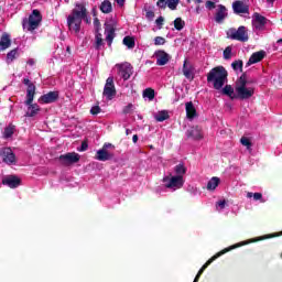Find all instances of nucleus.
<instances>
[{"label":"nucleus","mask_w":282,"mask_h":282,"mask_svg":"<svg viewBox=\"0 0 282 282\" xmlns=\"http://www.w3.org/2000/svg\"><path fill=\"white\" fill-rule=\"evenodd\" d=\"M282 231L280 234H269L261 237H258L256 239L249 240V241H242L236 245L230 246L229 248H225L215 256H213L198 271L193 282H199V279L202 278V274H204V271L213 261H216V259H219L223 254H226V252H230V250H235L237 248H241V246H248V243H257V241H264V239H274V237H281Z\"/></svg>","instance_id":"nucleus-1"},{"label":"nucleus","mask_w":282,"mask_h":282,"mask_svg":"<svg viewBox=\"0 0 282 282\" xmlns=\"http://www.w3.org/2000/svg\"><path fill=\"white\" fill-rule=\"evenodd\" d=\"M84 20L89 23V20H87V7L85 6V2L76 3L75 8L72 10V13L67 17V25L69 31L78 34Z\"/></svg>","instance_id":"nucleus-2"},{"label":"nucleus","mask_w":282,"mask_h":282,"mask_svg":"<svg viewBox=\"0 0 282 282\" xmlns=\"http://www.w3.org/2000/svg\"><path fill=\"white\" fill-rule=\"evenodd\" d=\"M248 85H257V79H248V74L242 73L235 84L236 98L250 100L254 96V87Z\"/></svg>","instance_id":"nucleus-3"},{"label":"nucleus","mask_w":282,"mask_h":282,"mask_svg":"<svg viewBox=\"0 0 282 282\" xmlns=\"http://www.w3.org/2000/svg\"><path fill=\"white\" fill-rule=\"evenodd\" d=\"M22 83L26 86V100L24 105H26L28 111L25 116L26 118H34V116H37L39 111H41L39 104H32L34 102V96H36V85L28 77L23 78Z\"/></svg>","instance_id":"nucleus-4"},{"label":"nucleus","mask_w":282,"mask_h":282,"mask_svg":"<svg viewBox=\"0 0 282 282\" xmlns=\"http://www.w3.org/2000/svg\"><path fill=\"white\" fill-rule=\"evenodd\" d=\"M228 82V70L224 66H216L207 74V83H213L214 89L219 91Z\"/></svg>","instance_id":"nucleus-5"},{"label":"nucleus","mask_w":282,"mask_h":282,"mask_svg":"<svg viewBox=\"0 0 282 282\" xmlns=\"http://www.w3.org/2000/svg\"><path fill=\"white\" fill-rule=\"evenodd\" d=\"M42 21H43V15H41V11L35 9L32 11V14L29 17V19H24L22 21L23 30H28L29 32H34V30L39 29Z\"/></svg>","instance_id":"nucleus-6"},{"label":"nucleus","mask_w":282,"mask_h":282,"mask_svg":"<svg viewBox=\"0 0 282 282\" xmlns=\"http://www.w3.org/2000/svg\"><path fill=\"white\" fill-rule=\"evenodd\" d=\"M228 36L231 41H239L240 43H248L250 36L248 35V29L241 25L238 29H230L228 31Z\"/></svg>","instance_id":"nucleus-7"},{"label":"nucleus","mask_w":282,"mask_h":282,"mask_svg":"<svg viewBox=\"0 0 282 282\" xmlns=\"http://www.w3.org/2000/svg\"><path fill=\"white\" fill-rule=\"evenodd\" d=\"M116 69L118 70V75L123 79V80H129L131 76H133V65L129 62H123L121 64H116Z\"/></svg>","instance_id":"nucleus-8"},{"label":"nucleus","mask_w":282,"mask_h":282,"mask_svg":"<svg viewBox=\"0 0 282 282\" xmlns=\"http://www.w3.org/2000/svg\"><path fill=\"white\" fill-rule=\"evenodd\" d=\"M58 160L63 166H72V164H78V162H80V154L76 152H68L59 155Z\"/></svg>","instance_id":"nucleus-9"},{"label":"nucleus","mask_w":282,"mask_h":282,"mask_svg":"<svg viewBox=\"0 0 282 282\" xmlns=\"http://www.w3.org/2000/svg\"><path fill=\"white\" fill-rule=\"evenodd\" d=\"M163 184H165V188H182L184 186V177L181 175L176 176H165L163 177Z\"/></svg>","instance_id":"nucleus-10"},{"label":"nucleus","mask_w":282,"mask_h":282,"mask_svg":"<svg viewBox=\"0 0 282 282\" xmlns=\"http://www.w3.org/2000/svg\"><path fill=\"white\" fill-rule=\"evenodd\" d=\"M0 155L4 164H8L9 166H12V164H17V154H14L11 148H3L0 151Z\"/></svg>","instance_id":"nucleus-11"},{"label":"nucleus","mask_w":282,"mask_h":282,"mask_svg":"<svg viewBox=\"0 0 282 282\" xmlns=\"http://www.w3.org/2000/svg\"><path fill=\"white\" fill-rule=\"evenodd\" d=\"M102 94L107 97V100H113V97L116 96V85L113 84V77L107 78Z\"/></svg>","instance_id":"nucleus-12"},{"label":"nucleus","mask_w":282,"mask_h":282,"mask_svg":"<svg viewBox=\"0 0 282 282\" xmlns=\"http://www.w3.org/2000/svg\"><path fill=\"white\" fill-rule=\"evenodd\" d=\"M59 98V93L57 90L55 91H48L47 94L42 95L37 101L40 105H52L53 102H56Z\"/></svg>","instance_id":"nucleus-13"},{"label":"nucleus","mask_w":282,"mask_h":282,"mask_svg":"<svg viewBox=\"0 0 282 282\" xmlns=\"http://www.w3.org/2000/svg\"><path fill=\"white\" fill-rule=\"evenodd\" d=\"M232 10L235 14H250V7L241 0L232 2Z\"/></svg>","instance_id":"nucleus-14"},{"label":"nucleus","mask_w":282,"mask_h":282,"mask_svg":"<svg viewBox=\"0 0 282 282\" xmlns=\"http://www.w3.org/2000/svg\"><path fill=\"white\" fill-rule=\"evenodd\" d=\"M105 34L108 47H111V44L116 39V26H113V24L105 23Z\"/></svg>","instance_id":"nucleus-15"},{"label":"nucleus","mask_w":282,"mask_h":282,"mask_svg":"<svg viewBox=\"0 0 282 282\" xmlns=\"http://www.w3.org/2000/svg\"><path fill=\"white\" fill-rule=\"evenodd\" d=\"M156 6L161 10H166V6L170 10H177V6H180V0H158Z\"/></svg>","instance_id":"nucleus-16"},{"label":"nucleus","mask_w":282,"mask_h":282,"mask_svg":"<svg viewBox=\"0 0 282 282\" xmlns=\"http://www.w3.org/2000/svg\"><path fill=\"white\" fill-rule=\"evenodd\" d=\"M2 184L9 186V188H19L21 186V178L17 175H10L2 180Z\"/></svg>","instance_id":"nucleus-17"},{"label":"nucleus","mask_w":282,"mask_h":282,"mask_svg":"<svg viewBox=\"0 0 282 282\" xmlns=\"http://www.w3.org/2000/svg\"><path fill=\"white\" fill-rule=\"evenodd\" d=\"M154 56L156 58V65L159 66H164L169 63V61H171V55L162 50L156 51Z\"/></svg>","instance_id":"nucleus-18"},{"label":"nucleus","mask_w":282,"mask_h":282,"mask_svg":"<svg viewBox=\"0 0 282 282\" xmlns=\"http://www.w3.org/2000/svg\"><path fill=\"white\" fill-rule=\"evenodd\" d=\"M268 23V18L261 15L260 13H253V26L256 30H263Z\"/></svg>","instance_id":"nucleus-19"},{"label":"nucleus","mask_w":282,"mask_h":282,"mask_svg":"<svg viewBox=\"0 0 282 282\" xmlns=\"http://www.w3.org/2000/svg\"><path fill=\"white\" fill-rule=\"evenodd\" d=\"M115 155L102 148L96 152L95 160L99 162H109V160H113Z\"/></svg>","instance_id":"nucleus-20"},{"label":"nucleus","mask_w":282,"mask_h":282,"mask_svg":"<svg viewBox=\"0 0 282 282\" xmlns=\"http://www.w3.org/2000/svg\"><path fill=\"white\" fill-rule=\"evenodd\" d=\"M226 17H228V9H226V6L219 4L215 14L216 23H224Z\"/></svg>","instance_id":"nucleus-21"},{"label":"nucleus","mask_w":282,"mask_h":282,"mask_svg":"<svg viewBox=\"0 0 282 282\" xmlns=\"http://www.w3.org/2000/svg\"><path fill=\"white\" fill-rule=\"evenodd\" d=\"M186 135L193 140H202V128H199V126H194L187 130Z\"/></svg>","instance_id":"nucleus-22"},{"label":"nucleus","mask_w":282,"mask_h":282,"mask_svg":"<svg viewBox=\"0 0 282 282\" xmlns=\"http://www.w3.org/2000/svg\"><path fill=\"white\" fill-rule=\"evenodd\" d=\"M183 75L187 80H194L195 79V73L193 72V66L188 65V61H184L183 64Z\"/></svg>","instance_id":"nucleus-23"},{"label":"nucleus","mask_w":282,"mask_h":282,"mask_svg":"<svg viewBox=\"0 0 282 282\" xmlns=\"http://www.w3.org/2000/svg\"><path fill=\"white\" fill-rule=\"evenodd\" d=\"M12 45V40L10 39V34L3 33L0 37V52L8 50Z\"/></svg>","instance_id":"nucleus-24"},{"label":"nucleus","mask_w":282,"mask_h":282,"mask_svg":"<svg viewBox=\"0 0 282 282\" xmlns=\"http://www.w3.org/2000/svg\"><path fill=\"white\" fill-rule=\"evenodd\" d=\"M185 111L188 120H193L197 116V109H195V106L193 105V101L185 104Z\"/></svg>","instance_id":"nucleus-25"},{"label":"nucleus","mask_w":282,"mask_h":282,"mask_svg":"<svg viewBox=\"0 0 282 282\" xmlns=\"http://www.w3.org/2000/svg\"><path fill=\"white\" fill-rule=\"evenodd\" d=\"M99 9L104 14H111V12H113V7L109 0H104Z\"/></svg>","instance_id":"nucleus-26"},{"label":"nucleus","mask_w":282,"mask_h":282,"mask_svg":"<svg viewBox=\"0 0 282 282\" xmlns=\"http://www.w3.org/2000/svg\"><path fill=\"white\" fill-rule=\"evenodd\" d=\"M221 94L224 96H228V98H230V100H235L237 99V95H235V88H232L231 85H226L223 90Z\"/></svg>","instance_id":"nucleus-27"},{"label":"nucleus","mask_w":282,"mask_h":282,"mask_svg":"<svg viewBox=\"0 0 282 282\" xmlns=\"http://www.w3.org/2000/svg\"><path fill=\"white\" fill-rule=\"evenodd\" d=\"M250 58H251V63L253 64L261 63V61L265 58V51H258L256 53H252Z\"/></svg>","instance_id":"nucleus-28"},{"label":"nucleus","mask_w":282,"mask_h":282,"mask_svg":"<svg viewBox=\"0 0 282 282\" xmlns=\"http://www.w3.org/2000/svg\"><path fill=\"white\" fill-rule=\"evenodd\" d=\"M19 58V48H13L7 54V63L10 65V63H14Z\"/></svg>","instance_id":"nucleus-29"},{"label":"nucleus","mask_w":282,"mask_h":282,"mask_svg":"<svg viewBox=\"0 0 282 282\" xmlns=\"http://www.w3.org/2000/svg\"><path fill=\"white\" fill-rule=\"evenodd\" d=\"M169 118H171V115H169V111L166 110L159 111L154 116V119L156 120V122H164V120H169Z\"/></svg>","instance_id":"nucleus-30"},{"label":"nucleus","mask_w":282,"mask_h":282,"mask_svg":"<svg viewBox=\"0 0 282 282\" xmlns=\"http://www.w3.org/2000/svg\"><path fill=\"white\" fill-rule=\"evenodd\" d=\"M102 45H105V40H102V33L100 32H96L95 35V50H100V47H102Z\"/></svg>","instance_id":"nucleus-31"},{"label":"nucleus","mask_w":282,"mask_h":282,"mask_svg":"<svg viewBox=\"0 0 282 282\" xmlns=\"http://www.w3.org/2000/svg\"><path fill=\"white\" fill-rule=\"evenodd\" d=\"M219 177L214 176L212 177V180L208 181L207 183V191H215V188H217L219 186Z\"/></svg>","instance_id":"nucleus-32"},{"label":"nucleus","mask_w":282,"mask_h":282,"mask_svg":"<svg viewBox=\"0 0 282 282\" xmlns=\"http://www.w3.org/2000/svg\"><path fill=\"white\" fill-rule=\"evenodd\" d=\"M122 43L128 50H133V47H135V39L132 36H124Z\"/></svg>","instance_id":"nucleus-33"},{"label":"nucleus","mask_w":282,"mask_h":282,"mask_svg":"<svg viewBox=\"0 0 282 282\" xmlns=\"http://www.w3.org/2000/svg\"><path fill=\"white\" fill-rule=\"evenodd\" d=\"M231 67L234 69V72H240L241 74H243V61L241 59H236L231 63Z\"/></svg>","instance_id":"nucleus-34"},{"label":"nucleus","mask_w":282,"mask_h":282,"mask_svg":"<svg viewBox=\"0 0 282 282\" xmlns=\"http://www.w3.org/2000/svg\"><path fill=\"white\" fill-rule=\"evenodd\" d=\"M247 197H248V199H252V197H253L254 202H262V203L264 202L263 194H261V193L248 192Z\"/></svg>","instance_id":"nucleus-35"},{"label":"nucleus","mask_w":282,"mask_h":282,"mask_svg":"<svg viewBox=\"0 0 282 282\" xmlns=\"http://www.w3.org/2000/svg\"><path fill=\"white\" fill-rule=\"evenodd\" d=\"M185 25H186V22H184V20H182V18H176L174 20V28L178 32H182V30H184Z\"/></svg>","instance_id":"nucleus-36"},{"label":"nucleus","mask_w":282,"mask_h":282,"mask_svg":"<svg viewBox=\"0 0 282 282\" xmlns=\"http://www.w3.org/2000/svg\"><path fill=\"white\" fill-rule=\"evenodd\" d=\"M174 173H176V175H180L181 177H184V175H186V166H184V164L180 163L174 167Z\"/></svg>","instance_id":"nucleus-37"},{"label":"nucleus","mask_w":282,"mask_h":282,"mask_svg":"<svg viewBox=\"0 0 282 282\" xmlns=\"http://www.w3.org/2000/svg\"><path fill=\"white\" fill-rule=\"evenodd\" d=\"M143 98H148L149 100H153L155 98V90L153 88H145L143 90Z\"/></svg>","instance_id":"nucleus-38"},{"label":"nucleus","mask_w":282,"mask_h":282,"mask_svg":"<svg viewBox=\"0 0 282 282\" xmlns=\"http://www.w3.org/2000/svg\"><path fill=\"white\" fill-rule=\"evenodd\" d=\"M240 143L242 144V147H246L248 149V151H250V149H252V141H250V139H248L247 137H242L240 139Z\"/></svg>","instance_id":"nucleus-39"},{"label":"nucleus","mask_w":282,"mask_h":282,"mask_svg":"<svg viewBox=\"0 0 282 282\" xmlns=\"http://www.w3.org/2000/svg\"><path fill=\"white\" fill-rule=\"evenodd\" d=\"M223 56L225 61H230V58H232V47L227 46L223 53Z\"/></svg>","instance_id":"nucleus-40"},{"label":"nucleus","mask_w":282,"mask_h":282,"mask_svg":"<svg viewBox=\"0 0 282 282\" xmlns=\"http://www.w3.org/2000/svg\"><path fill=\"white\" fill-rule=\"evenodd\" d=\"M11 135H14V126L10 124L4 129L3 137L10 138Z\"/></svg>","instance_id":"nucleus-41"},{"label":"nucleus","mask_w":282,"mask_h":282,"mask_svg":"<svg viewBox=\"0 0 282 282\" xmlns=\"http://www.w3.org/2000/svg\"><path fill=\"white\" fill-rule=\"evenodd\" d=\"M166 43V39L162 36L154 37V45H164Z\"/></svg>","instance_id":"nucleus-42"},{"label":"nucleus","mask_w":282,"mask_h":282,"mask_svg":"<svg viewBox=\"0 0 282 282\" xmlns=\"http://www.w3.org/2000/svg\"><path fill=\"white\" fill-rule=\"evenodd\" d=\"M133 111V104H128L123 110L122 113H124V116H127L128 113H131Z\"/></svg>","instance_id":"nucleus-43"},{"label":"nucleus","mask_w":282,"mask_h":282,"mask_svg":"<svg viewBox=\"0 0 282 282\" xmlns=\"http://www.w3.org/2000/svg\"><path fill=\"white\" fill-rule=\"evenodd\" d=\"M145 19H148V21H153V19H155V12L152 10L145 11Z\"/></svg>","instance_id":"nucleus-44"},{"label":"nucleus","mask_w":282,"mask_h":282,"mask_svg":"<svg viewBox=\"0 0 282 282\" xmlns=\"http://www.w3.org/2000/svg\"><path fill=\"white\" fill-rule=\"evenodd\" d=\"M100 111H102V109H100V106H94V107L90 109L91 116H98V113H100Z\"/></svg>","instance_id":"nucleus-45"},{"label":"nucleus","mask_w":282,"mask_h":282,"mask_svg":"<svg viewBox=\"0 0 282 282\" xmlns=\"http://www.w3.org/2000/svg\"><path fill=\"white\" fill-rule=\"evenodd\" d=\"M155 23L159 28V30H162V26L164 25V17H159L156 20H155Z\"/></svg>","instance_id":"nucleus-46"},{"label":"nucleus","mask_w":282,"mask_h":282,"mask_svg":"<svg viewBox=\"0 0 282 282\" xmlns=\"http://www.w3.org/2000/svg\"><path fill=\"white\" fill-rule=\"evenodd\" d=\"M87 149H89V143H87V141H83L80 148H78L77 151L85 152Z\"/></svg>","instance_id":"nucleus-47"},{"label":"nucleus","mask_w":282,"mask_h":282,"mask_svg":"<svg viewBox=\"0 0 282 282\" xmlns=\"http://www.w3.org/2000/svg\"><path fill=\"white\" fill-rule=\"evenodd\" d=\"M100 20L98 18L94 19V26L96 29V32H100Z\"/></svg>","instance_id":"nucleus-48"},{"label":"nucleus","mask_w":282,"mask_h":282,"mask_svg":"<svg viewBox=\"0 0 282 282\" xmlns=\"http://www.w3.org/2000/svg\"><path fill=\"white\" fill-rule=\"evenodd\" d=\"M205 8H207V10H215L216 6H215V2L213 1H207L205 3Z\"/></svg>","instance_id":"nucleus-49"},{"label":"nucleus","mask_w":282,"mask_h":282,"mask_svg":"<svg viewBox=\"0 0 282 282\" xmlns=\"http://www.w3.org/2000/svg\"><path fill=\"white\" fill-rule=\"evenodd\" d=\"M216 206H219V208L221 210H224L226 208V202L225 200H219L216 203Z\"/></svg>","instance_id":"nucleus-50"},{"label":"nucleus","mask_w":282,"mask_h":282,"mask_svg":"<svg viewBox=\"0 0 282 282\" xmlns=\"http://www.w3.org/2000/svg\"><path fill=\"white\" fill-rule=\"evenodd\" d=\"M101 149H104L105 151H107V149H115V147H113V144H111V143H105Z\"/></svg>","instance_id":"nucleus-51"},{"label":"nucleus","mask_w":282,"mask_h":282,"mask_svg":"<svg viewBox=\"0 0 282 282\" xmlns=\"http://www.w3.org/2000/svg\"><path fill=\"white\" fill-rule=\"evenodd\" d=\"M250 65H254V62H252L251 57H249V61L246 63V67H250Z\"/></svg>","instance_id":"nucleus-52"},{"label":"nucleus","mask_w":282,"mask_h":282,"mask_svg":"<svg viewBox=\"0 0 282 282\" xmlns=\"http://www.w3.org/2000/svg\"><path fill=\"white\" fill-rule=\"evenodd\" d=\"M116 3H118L120 6V8H122V6H124V0H115Z\"/></svg>","instance_id":"nucleus-53"},{"label":"nucleus","mask_w":282,"mask_h":282,"mask_svg":"<svg viewBox=\"0 0 282 282\" xmlns=\"http://www.w3.org/2000/svg\"><path fill=\"white\" fill-rule=\"evenodd\" d=\"M132 141H133L134 144L138 143V134H133Z\"/></svg>","instance_id":"nucleus-54"},{"label":"nucleus","mask_w":282,"mask_h":282,"mask_svg":"<svg viewBox=\"0 0 282 282\" xmlns=\"http://www.w3.org/2000/svg\"><path fill=\"white\" fill-rule=\"evenodd\" d=\"M28 65H31V66L34 65V59H29Z\"/></svg>","instance_id":"nucleus-55"},{"label":"nucleus","mask_w":282,"mask_h":282,"mask_svg":"<svg viewBox=\"0 0 282 282\" xmlns=\"http://www.w3.org/2000/svg\"><path fill=\"white\" fill-rule=\"evenodd\" d=\"M195 3H204L205 0H193Z\"/></svg>","instance_id":"nucleus-56"},{"label":"nucleus","mask_w":282,"mask_h":282,"mask_svg":"<svg viewBox=\"0 0 282 282\" xmlns=\"http://www.w3.org/2000/svg\"><path fill=\"white\" fill-rule=\"evenodd\" d=\"M276 43H278L279 45H282V37H281L280 40H278Z\"/></svg>","instance_id":"nucleus-57"},{"label":"nucleus","mask_w":282,"mask_h":282,"mask_svg":"<svg viewBox=\"0 0 282 282\" xmlns=\"http://www.w3.org/2000/svg\"><path fill=\"white\" fill-rule=\"evenodd\" d=\"M66 52H68V54H70L72 53V48H69V46H67Z\"/></svg>","instance_id":"nucleus-58"},{"label":"nucleus","mask_w":282,"mask_h":282,"mask_svg":"<svg viewBox=\"0 0 282 282\" xmlns=\"http://www.w3.org/2000/svg\"><path fill=\"white\" fill-rule=\"evenodd\" d=\"M126 133H127V135H129V133H131V130H130V129H127V130H126Z\"/></svg>","instance_id":"nucleus-59"},{"label":"nucleus","mask_w":282,"mask_h":282,"mask_svg":"<svg viewBox=\"0 0 282 282\" xmlns=\"http://www.w3.org/2000/svg\"><path fill=\"white\" fill-rule=\"evenodd\" d=\"M267 1H269L270 3H272V2H274L275 0H267Z\"/></svg>","instance_id":"nucleus-60"},{"label":"nucleus","mask_w":282,"mask_h":282,"mask_svg":"<svg viewBox=\"0 0 282 282\" xmlns=\"http://www.w3.org/2000/svg\"><path fill=\"white\" fill-rule=\"evenodd\" d=\"M196 12H199V8L196 9Z\"/></svg>","instance_id":"nucleus-61"},{"label":"nucleus","mask_w":282,"mask_h":282,"mask_svg":"<svg viewBox=\"0 0 282 282\" xmlns=\"http://www.w3.org/2000/svg\"><path fill=\"white\" fill-rule=\"evenodd\" d=\"M187 1V3H191V0H186Z\"/></svg>","instance_id":"nucleus-62"}]
</instances>
